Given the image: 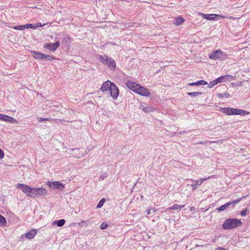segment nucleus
Here are the masks:
<instances>
[{
  "label": "nucleus",
  "instance_id": "nucleus-1",
  "mask_svg": "<svg viewBox=\"0 0 250 250\" xmlns=\"http://www.w3.org/2000/svg\"><path fill=\"white\" fill-rule=\"evenodd\" d=\"M220 111L227 115H240L245 116L250 114V111L230 107H223L220 108Z\"/></svg>",
  "mask_w": 250,
  "mask_h": 250
},
{
  "label": "nucleus",
  "instance_id": "nucleus-2",
  "mask_svg": "<svg viewBox=\"0 0 250 250\" xmlns=\"http://www.w3.org/2000/svg\"><path fill=\"white\" fill-rule=\"evenodd\" d=\"M242 222L241 220L237 218L227 219L222 225L225 229H231L241 226Z\"/></svg>",
  "mask_w": 250,
  "mask_h": 250
},
{
  "label": "nucleus",
  "instance_id": "nucleus-3",
  "mask_svg": "<svg viewBox=\"0 0 250 250\" xmlns=\"http://www.w3.org/2000/svg\"><path fill=\"white\" fill-rule=\"evenodd\" d=\"M99 59L102 63L107 65L108 68L111 70H114L116 68V62L111 57L106 55H99Z\"/></svg>",
  "mask_w": 250,
  "mask_h": 250
},
{
  "label": "nucleus",
  "instance_id": "nucleus-4",
  "mask_svg": "<svg viewBox=\"0 0 250 250\" xmlns=\"http://www.w3.org/2000/svg\"><path fill=\"white\" fill-rule=\"evenodd\" d=\"M16 188L21 190L27 196L32 198L34 197L33 193L34 190H35L34 188H31L26 185L20 183L17 184Z\"/></svg>",
  "mask_w": 250,
  "mask_h": 250
},
{
  "label": "nucleus",
  "instance_id": "nucleus-5",
  "mask_svg": "<svg viewBox=\"0 0 250 250\" xmlns=\"http://www.w3.org/2000/svg\"><path fill=\"white\" fill-rule=\"evenodd\" d=\"M241 199L242 198H240L233 201L228 202L225 204L217 208L216 209L219 211H222L226 210L227 209H232L234 208L237 204L240 202Z\"/></svg>",
  "mask_w": 250,
  "mask_h": 250
},
{
  "label": "nucleus",
  "instance_id": "nucleus-6",
  "mask_svg": "<svg viewBox=\"0 0 250 250\" xmlns=\"http://www.w3.org/2000/svg\"><path fill=\"white\" fill-rule=\"evenodd\" d=\"M226 55L221 50H216L213 51L209 55V57L211 59L214 60H223L226 58Z\"/></svg>",
  "mask_w": 250,
  "mask_h": 250
},
{
  "label": "nucleus",
  "instance_id": "nucleus-7",
  "mask_svg": "<svg viewBox=\"0 0 250 250\" xmlns=\"http://www.w3.org/2000/svg\"><path fill=\"white\" fill-rule=\"evenodd\" d=\"M201 15L202 18L209 21H217L219 20L221 18L225 19V17L218 15V14H206L204 13H201Z\"/></svg>",
  "mask_w": 250,
  "mask_h": 250
},
{
  "label": "nucleus",
  "instance_id": "nucleus-8",
  "mask_svg": "<svg viewBox=\"0 0 250 250\" xmlns=\"http://www.w3.org/2000/svg\"><path fill=\"white\" fill-rule=\"evenodd\" d=\"M50 188L61 190L64 188V185L59 181H48L46 184Z\"/></svg>",
  "mask_w": 250,
  "mask_h": 250
},
{
  "label": "nucleus",
  "instance_id": "nucleus-9",
  "mask_svg": "<svg viewBox=\"0 0 250 250\" xmlns=\"http://www.w3.org/2000/svg\"><path fill=\"white\" fill-rule=\"evenodd\" d=\"M60 45L59 41L54 43L46 42L43 45V48L51 52H54Z\"/></svg>",
  "mask_w": 250,
  "mask_h": 250
},
{
  "label": "nucleus",
  "instance_id": "nucleus-10",
  "mask_svg": "<svg viewBox=\"0 0 250 250\" xmlns=\"http://www.w3.org/2000/svg\"><path fill=\"white\" fill-rule=\"evenodd\" d=\"M34 193H33V198H35L36 196H45L47 195V190L45 188H34Z\"/></svg>",
  "mask_w": 250,
  "mask_h": 250
},
{
  "label": "nucleus",
  "instance_id": "nucleus-11",
  "mask_svg": "<svg viewBox=\"0 0 250 250\" xmlns=\"http://www.w3.org/2000/svg\"><path fill=\"white\" fill-rule=\"evenodd\" d=\"M70 151L73 152L74 157L80 158L83 157L84 155V152L85 150H84L83 148H71L69 149Z\"/></svg>",
  "mask_w": 250,
  "mask_h": 250
},
{
  "label": "nucleus",
  "instance_id": "nucleus-12",
  "mask_svg": "<svg viewBox=\"0 0 250 250\" xmlns=\"http://www.w3.org/2000/svg\"><path fill=\"white\" fill-rule=\"evenodd\" d=\"M109 93L111 97L114 100L116 99L119 95V89L114 83H113L112 86L110 89Z\"/></svg>",
  "mask_w": 250,
  "mask_h": 250
},
{
  "label": "nucleus",
  "instance_id": "nucleus-13",
  "mask_svg": "<svg viewBox=\"0 0 250 250\" xmlns=\"http://www.w3.org/2000/svg\"><path fill=\"white\" fill-rule=\"evenodd\" d=\"M136 90V93L141 96L146 97L150 95V92L148 89L144 88L139 84L138 86V89Z\"/></svg>",
  "mask_w": 250,
  "mask_h": 250
},
{
  "label": "nucleus",
  "instance_id": "nucleus-14",
  "mask_svg": "<svg viewBox=\"0 0 250 250\" xmlns=\"http://www.w3.org/2000/svg\"><path fill=\"white\" fill-rule=\"evenodd\" d=\"M113 83V82L109 81H107L104 82L101 87V90L103 92L109 91Z\"/></svg>",
  "mask_w": 250,
  "mask_h": 250
},
{
  "label": "nucleus",
  "instance_id": "nucleus-15",
  "mask_svg": "<svg viewBox=\"0 0 250 250\" xmlns=\"http://www.w3.org/2000/svg\"><path fill=\"white\" fill-rule=\"evenodd\" d=\"M126 85L129 89L136 93L139 84L136 83L129 81L126 83Z\"/></svg>",
  "mask_w": 250,
  "mask_h": 250
},
{
  "label": "nucleus",
  "instance_id": "nucleus-16",
  "mask_svg": "<svg viewBox=\"0 0 250 250\" xmlns=\"http://www.w3.org/2000/svg\"><path fill=\"white\" fill-rule=\"evenodd\" d=\"M30 52L32 54L34 58L40 60H43V53L36 51H31Z\"/></svg>",
  "mask_w": 250,
  "mask_h": 250
},
{
  "label": "nucleus",
  "instance_id": "nucleus-17",
  "mask_svg": "<svg viewBox=\"0 0 250 250\" xmlns=\"http://www.w3.org/2000/svg\"><path fill=\"white\" fill-rule=\"evenodd\" d=\"M207 84H208V83L206 81H205L203 80H201L198 81L196 82L189 83H188V85L189 86H195V85L197 86V85H205Z\"/></svg>",
  "mask_w": 250,
  "mask_h": 250
},
{
  "label": "nucleus",
  "instance_id": "nucleus-18",
  "mask_svg": "<svg viewBox=\"0 0 250 250\" xmlns=\"http://www.w3.org/2000/svg\"><path fill=\"white\" fill-rule=\"evenodd\" d=\"M211 177L210 176H209L207 178H202V179H200L199 180H195L194 179H190L189 180L191 182H194V183L196 184V185L197 186H199L200 185H201L202 184V183L205 180H208V179H210Z\"/></svg>",
  "mask_w": 250,
  "mask_h": 250
},
{
  "label": "nucleus",
  "instance_id": "nucleus-19",
  "mask_svg": "<svg viewBox=\"0 0 250 250\" xmlns=\"http://www.w3.org/2000/svg\"><path fill=\"white\" fill-rule=\"evenodd\" d=\"M37 234V230L33 229L30 232H27L25 234V236L28 239H32L34 237L35 235Z\"/></svg>",
  "mask_w": 250,
  "mask_h": 250
},
{
  "label": "nucleus",
  "instance_id": "nucleus-20",
  "mask_svg": "<svg viewBox=\"0 0 250 250\" xmlns=\"http://www.w3.org/2000/svg\"><path fill=\"white\" fill-rule=\"evenodd\" d=\"M65 223V220L63 219H62L59 220L55 221L53 222V225H56L58 227L63 226Z\"/></svg>",
  "mask_w": 250,
  "mask_h": 250
},
{
  "label": "nucleus",
  "instance_id": "nucleus-21",
  "mask_svg": "<svg viewBox=\"0 0 250 250\" xmlns=\"http://www.w3.org/2000/svg\"><path fill=\"white\" fill-rule=\"evenodd\" d=\"M185 207V205H179L178 204H175L173 206L168 208V209L170 210H180L181 209Z\"/></svg>",
  "mask_w": 250,
  "mask_h": 250
},
{
  "label": "nucleus",
  "instance_id": "nucleus-22",
  "mask_svg": "<svg viewBox=\"0 0 250 250\" xmlns=\"http://www.w3.org/2000/svg\"><path fill=\"white\" fill-rule=\"evenodd\" d=\"M185 21V20L182 17H178L174 20V23L176 25H181Z\"/></svg>",
  "mask_w": 250,
  "mask_h": 250
},
{
  "label": "nucleus",
  "instance_id": "nucleus-23",
  "mask_svg": "<svg viewBox=\"0 0 250 250\" xmlns=\"http://www.w3.org/2000/svg\"><path fill=\"white\" fill-rule=\"evenodd\" d=\"M5 118V119L4 121H6L13 124H17L18 123L17 121L12 117L6 115Z\"/></svg>",
  "mask_w": 250,
  "mask_h": 250
},
{
  "label": "nucleus",
  "instance_id": "nucleus-24",
  "mask_svg": "<svg viewBox=\"0 0 250 250\" xmlns=\"http://www.w3.org/2000/svg\"><path fill=\"white\" fill-rule=\"evenodd\" d=\"M229 96H230V94L227 92L217 94V97L220 99L223 98H228L229 97Z\"/></svg>",
  "mask_w": 250,
  "mask_h": 250
},
{
  "label": "nucleus",
  "instance_id": "nucleus-25",
  "mask_svg": "<svg viewBox=\"0 0 250 250\" xmlns=\"http://www.w3.org/2000/svg\"><path fill=\"white\" fill-rule=\"evenodd\" d=\"M56 59V58L53 56H50L44 54L43 60L45 61H52Z\"/></svg>",
  "mask_w": 250,
  "mask_h": 250
},
{
  "label": "nucleus",
  "instance_id": "nucleus-26",
  "mask_svg": "<svg viewBox=\"0 0 250 250\" xmlns=\"http://www.w3.org/2000/svg\"><path fill=\"white\" fill-rule=\"evenodd\" d=\"M0 224L1 226H5L6 224V220L4 217L0 214Z\"/></svg>",
  "mask_w": 250,
  "mask_h": 250
},
{
  "label": "nucleus",
  "instance_id": "nucleus-27",
  "mask_svg": "<svg viewBox=\"0 0 250 250\" xmlns=\"http://www.w3.org/2000/svg\"><path fill=\"white\" fill-rule=\"evenodd\" d=\"M202 94V92H190L188 93V95L195 97L198 96L199 95H201Z\"/></svg>",
  "mask_w": 250,
  "mask_h": 250
},
{
  "label": "nucleus",
  "instance_id": "nucleus-28",
  "mask_svg": "<svg viewBox=\"0 0 250 250\" xmlns=\"http://www.w3.org/2000/svg\"><path fill=\"white\" fill-rule=\"evenodd\" d=\"M105 202V200L104 198H102L100 200V201L99 202V203L97 205V208H101L104 205V203Z\"/></svg>",
  "mask_w": 250,
  "mask_h": 250
},
{
  "label": "nucleus",
  "instance_id": "nucleus-29",
  "mask_svg": "<svg viewBox=\"0 0 250 250\" xmlns=\"http://www.w3.org/2000/svg\"><path fill=\"white\" fill-rule=\"evenodd\" d=\"M69 40L70 38L67 35H66L62 38V41L65 43H68L69 42Z\"/></svg>",
  "mask_w": 250,
  "mask_h": 250
},
{
  "label": "nucleus",
  "instance_id": "nucleus-30",
  "mask_svg": "<svg viewBox=\"0 0 250 250\" xmlns=\"http://www.w3.org/2000/svg\"><path fill=\"white\" fill-rule=\"evenodd\" d=\"M13 28L16 30H22L24 29V27L23 26V25H18L14 26Z\"/></svg>",
  "mask_w": 250,
  "mask_h": 250
},
{
  "label": "nucleus",
  "instance_id": "nucleus-31",
  "mask_svg": "<svg viewBox=\"0 0 250 250\" xmlns=\"http://www.w3.org/2000/svg\"><path fill=\"white\" fill-rule=\"evenodd\" d=\"M108 227V225L106 222H103L101 226H100V229H106Z\"/></svg>",
  "mask_w": 250,
  "mask_h": 250
},
{
  "label": "nucleus",
  "instance_id": "nucleus-32",
  "mask_svg": "<svg viewBox=\"0 0 250 250\" xmlns=\"http://www.w3.org/2000/svg\"><path fill=\"white\" fill-rule=\"evenodd\" d=\"M223 142V140L219 139L217 141H208V143L210 144H221Z\"/></svg>",
  "mask_w": 250,
  "mask_h": 250
},
{
  "label": "nucleus",
  "instance_id": "nucleus-33",
  "mask_svg": "<svg viewBox=\"0 0 250 250\" xmlns=\"http://www.w3.org/2000/svg\"><path fill=\"white\" fill-rule=\"evenodd\" d=\"M224 78L222 76L218 77L216 79H215L216 83H221L222 82H224Z\"/></svg>",
  "mask_w": 250,
  "mask_h": 250
},
{
  "label": "nucleus",
  "instance_id": "nucleus-34",
  "mask_svg": "<svg viewBox=\"0 0 250 250\" xmlns=\"http://www.w3.org/2000/svg\"><path fill=\"white\" fill-rule=\"evenodd\" d=\"M216 84H217V83H216V81H215V80L214 81H212L210 82L208 84V87H209V88H211L212 87H213V86H214Z\"/></svg>",
  "mask_w": 250,
  "mask_h": 250
},
{
  "label": "nucleus",
  "instance_id": "nucleus-35",
  "mask_svg": "<svg viewBox=\"0 0 250 250\" xmlns=\"http://www.w3.org/2000/svg\"><path fill=\"white\" fill-rule=\"evenodd\" d=\"M222 77L224 78L223 79L224 82L229 81V79L232 77V76L230 75H226L222 76Z\"/></svg>",
  "mask_w": 250,
  "mask_h": 250
},
{
  "label": "nucleus",
  "instance_id": "nucleus-36",
  "mask_svg": "<svg viewBox=\"0 0 250 250\" xmlns=\"http://www.w3.org/2000/svg\"><path fill=\"white\" fill-rule=\"evenodd\" d=\"M143 110L146 112V113H147V112H149L151 111V107H143Z\"/></svg>",
  "mask_w": 250,
  "mask_h": 250
},
{
  "label": "nucleus",
  "instance_id": "nucleus-37",
  "mask_svg": "<svg viewBox=\"0 0 250 250\" xmlns=\"http://www.w3.org/2000/svg\"><path fill=\"white\" fill-rule=\"evenodd\" d=\"M247 213H248V209L247 208H245V209H244L243 210H242L240 213L241 215L242 216H246Z\"/></svg>",
  "mask_w": 250,
  "mask_h": 250
},
{
  "label": "nucleus",
  "instance_id": "nucleus-38",
  "mask_svg": "<svg viewBox=\"0 0 250 250\" xmlns=\"http://www.w3.org/2000/svg\"><path fill=\"white\" fill-rule=\"evenodd\" d=\"M38 120L40 122H42L45 121H49L50 119H49L48 118L39 117L38 118Z\"/></svg>",
  "mask_w": 250,
  "mask_h": 250
},
{
  "label": "nucleus",
  "instance_id": "nucleus-39",
  "mask_svg": "<svg viewBox=\"0 0 250 250\" xmlns=\"http://www.w3.org/2000/svg\"><path fill=\"white\" fill-rule=\"evenodd\" d=\"M156 210V209L155 208H150L149 209H148L147 210V214H150L151 213H153L154 212H155Z\"/></svg>",
  "mask_w": 250,
  "mask_h": 250
},
{
  "label": "nucleus",
  "instance_id": "nucleus-40",
  "mask_svg": "<svg viewBox=\"0 0 250 250\" xmlns=\"http://www.w3.org/2000/svg\"><path fill=\"white\" fill-rule=\"evenodd\" d=\"M48 24H49V23L48 22H47V23H44V24H42L41 23L38 22L37 24H36V27L37 28V27H42V26H43L45 25H47Z\"/></svg>",
  "mask_w": 250,
  "mask_h": 250
},
{
  "label": "nucleus",
  "instance_id": "nucleus-41",
  "mask_svg": "<svg viewBox=\"0 0 250 250\" xmlns=\"http://www.w3.org/2000/svg\"><path fill=\"white\" fill-rule=\"evenodd\" d=\"M192 183L191 184V187H192V190H195L197 188V186L194 182H192Z\"/></svg>",
  "mask_w": 250,
  "mask_h": 250
},
{
  "label": "nucleus",
  "instance_id": "nucleus-42",
  "mask_svg": "<svg viewBox=\"0 0 250 250\" xmlns=\"http://www.w3.org/2000/svg\"><path fill=\"white\" fill-rule=\"evenodd\" d=\"M4 156L3 151L0 148V159H2Z\"/></svg>",
  "mask_w": 250,
  "mask_h": 250
},
{
  "label": "nucleus",
  "instance_id": "nucleus-43",
  "mask_svg": "<svg viewBox=\"0 0 250 250\" xmlns=\"http://www.w3.org/2000/svg\"><path fill=\"white\" fill-rule=\"evenodd\" d=\"M107 177V174L106 173H103V174H102L101 175H100V179H102V180H104V179L105 178H106Z\"/></svg>",
  "mask_w": 250,
  "mask_h": 250
},
{
  "label": "nucleus",
  "instance_id": "nucleus-44",
  "mask_svg": "<svg viewBox=\"0 0 250 250\" xmlns=\"http://www.w3.org/2000/svg\"><path fill=\"white\" fill-rule=\"evenodd\" d=\"M6 116V115L1 114L0 116V120L1 121H5V117Z\"/></svg>",
  "mask_w": 250,
  "mask_h": 250
},
{
  "label": "nucleus",
  "instance_id": "nucleus-45",
  "mask_svg": "<svg viewBox=\"0 0 250 250\" xmlns=\"http://www.w3.org/2000/svg\"><path fill=\"white\" fill-rule=\"evenodd\" d=\"M23 26L24 27V29H28L29 28H30V27L31 26V23H28V24H26L25 25H23Z\"/></svg>",
  "mask_w": 250,
  "mask_h": 250
},
{
  "label": "nucleus",
  "instance_id": "nucleus-46",
  "mask_svg": "<svg viewBox=\"0 0 250 250\" xmlns=\"http://www.w3.org/2000/svg\"><path fill=\"white\" fill-rule=\"evenodd\" d=\"M208 142V141H202V142H198L197 144H200V145H205V144H206Z\"/></svg>",
  "mask_w": 250,
  "mask_h": 250
},
{
  "label": "nucleus",
  "instance_id": "nucleus-47",
  "mask_svg": "<svg viewBox=\"0 0 250 250\" xmlns=\"http://www.w3.org/2000/svg\"><path fill=\"white\" fill-rule=\"evenodd\" d=\"M30 28L32 29H36V25L34 24H31V26L30 27Z\"/></svg>",
  "mask_w": 250,
  "mask_h": 250
},
{
  "label": "nucleus",
  "instance_id": "nucleus-48",
  "mask_svg": "<svg viewBox=\"0 0 250 250\" xmlns=\"http://www.w3.org/2000/svg\"><path fill=\"white\" fill-rule=\"evenodd\" d=\"M215 250H226V249L222 247H218L216 248Z\"/></svg>",
  "mask_w": 250,
  "mask_h": 250
},
{
  "label": "nucleus",
  "instance_id": "nucleus-49",
  "mask_svg": "<svg viewBox=\"0 0 250 250\" xmlns=\"http://www.w3.org/2000/svg\"><path fill=\"white\" fill-rule=\"evenodd\" d=\"M84 221H82L81 222V223H84Z\"/></svg>",
  "mask_w": 250,
  "mask_h": 250
},
{
  "label": "nucleus",
  "instance_id": "nucleus-50",
  "mask_svg": "<svg viewBox=\"0 0 250 250\" xmlns=\"http://www.w3.org/2000/svg\"><path fill=\"white\" fill-rule=\"evenodd\" d=\"M198 246H199V245H196V247H198Z\"/></svg>",
  "mask_w": 250,
  "mask_h": 250
}]
</instances>
